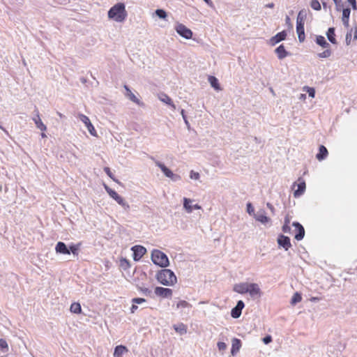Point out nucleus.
Masks as SVG:
<instances>
[{
	"mask_svg": "<svg viewBox=\"0 0 357 357\" xmlns=\"http://www.w3.org/2000/svg\"><path fill=\"white\" fill-rule=\"evenodd\" d=\"M301 300H302V296H301V294H299L298 292H296L291 298V304L296 305V303L301 302Z\"/></svg>",
	"mask_w": 357,
	"mask_h": 357,
	"instance_id": "473e14b6",
	"label": "nucleus"
},
{
	"mask_svg": "<svg viewBox=\"0 0 357 357\" xmlns=\"http://www.w3.org/2000/svg\"><path fill=\"white\" fill-rule=\"evenodd\" d=\"M157 166H158L161 171L164 173V174L170 178L172 180H176L179 178V176L174 174L169 169H168L165 165L162 164L160 162H156Z\"/></svg>",
	"mask_w": 357,
	"mask_h": 357,
	"instance_id": "9d476101",
	"label": "nucleus"
},
{
	"mask_svg": "<svg viewBox=\"0 0 357 357\" xmlns=\"http://www.w3.org/2000/svg\"><path fill=\"white\" fill-rule=\"evenodd\" d=\"M306 91L308 93L309 96L312 98L314 97L315 91L314 88L307 87Z\"/></svg>",
	"mask_w": 357,
	"mask_h": 357,
	"instance_id": "a18cd8bd",
	"label": "nucleus"
},
{
	"mask_svg": "<svg viewBox=\"0 0 357 357\" xmlns=\"http://www.w3.org/2000/svg\"><path fill=\"white\" fill-rule=\"evenodd\" d=\"M190 199L188 198L183 199V207L185 208L188 213H191L192 211V206L190 204Z\"/></svg>",
	"mask_w": 357,
	"mask_h": 357,
	"instance_id": "2f4dec72",
	"label": "nucleus"
},
{
	"mask_svg": "<svg viewBox=\"0 0 357 357\" xmlns=\"http://www.w3.org/2000/svg\"><path fill=\"white\" fill-rule=\"evenodd\" d=\"M328 154L327 149L324 145H321L319 148V153L316 155V158L319 161L323 160L328 156Z\"/></svg>",
	"mask_w": 357,
	"mask_h": 357,
	"instance_id": "412c9836",
	"label": "nucleus"
},
{
	"mask_svg": "<svg viewBox=\"0 0 357 357\" xmlns=\"http://www.w3.org/2000/svg\"><path fill=\"white\" fill-rule=\"evenodd\" d=\"M127 12L124 3H118L112 6L108 11V17L117 22H123L127 17Z\"/></svg>",
	"mask_w": 357,
	"mask_h": 357,
	"instance_id": "f03ea898",
	"label": "nucleus"
},
{
	"mask_svg": "<svg viewBox=\"0 0 357 357\" xmlns=\"http://www.w3.org/2000/svg\"><path fill=\"white\" fill-rule=\"evenodd\" d=\"M55 250L57 253L70 255V250L63 242H58L56 245Z\"/></svg>",
	"mask_w": 357,
	"mask_h": 357,
	"instance_id": "f3484780",
	"label": "nucleus"
},
{
	"mask_svg": "<svg viewBox=\"0 0 357 357\" xmlns=\"http://www.w3.org/2000/svg\"><path fill=\"white\" fill-rule=\"evenodd\" d=\"M80 245L81 243L70 245L69 247L70 252H71L73 255L75 256H78Z\"/></svg>",
	"mask_w": 357,
	"mask_h": 357,
	"instance_id": "c756f323",
	"label": "nucleus"
},
{
	"mask_svg": "<svg viewBox=\"0 0 357 357\" xmlns=\"http://www.w3.org/2000/svg\"><path fill=\"white\" fill-rule=\"evenodd\" d=\"M137 289L146 296H149L151 293V291L149 288H146V287H137Z\"/></svg>",
	"mask_w": 357,
	"mask_h": 357,
	"instance_id": "58836bf2",
	"label": "nucleus"
},
{
	"mask_svg": "<svg viewBox=\"0 0 357 357\" xmlns=\"http://www.w3.org/2000/svg\"><path fill=\"white\" fill-rule=\"evenodd\" d=\"M273 6H274V5H273V3H271V4H268V6L269 8H273Z\"/></svg>",
	"mask_w": 357,
	"mask_h": 357,
	"instance_id": "e2e57ef3",
	"label": "nucleus"
},
{
	"mask_svg": "<svg viewBox=\"0 0 357 357\" xmlns=\"http://www.w3.org/2000/svg\"><path fill=\"white\" fill-rule=\"evenodd\" d=\"M128 351V349L123 345L116 347L114 352V357H122L123 354Z\"/></svg>",
	"mask_w": 357,
	"mask_h": 357,
	"instance_id": "b1692460",
	"label": "nucleus"
},
{
	"mask_svg": "<svg viewBox=\"0 0 357 357\" xmlns=\"http://www.w3.org/2000/svg\"><path fill=\"white\" fill-rule=\"evenodd\" d=\"M241 347V340L238 338H234L232 340V345H231V354L233 356L236 354L238 352V351L240 350Z\"/></svg>",
	"mask_w": 357,
	"mask_h": 357,
	"instance_id": "aec40b11",
	"label": "nucleus"
},
{
	"mask_svg": "<svg viewBox=\"0 0 357 357\" xmlns=\"http://www.w3.org/2000/svg\"><path fill=\"white\" fill-rule=\"evenodd\" d=\"M296 187L297 188L294 190V197H297L301 196L305 192V181L299 179L298 183L294 184V188H295Z\"/></svg>",
	"mask_w": 357,
	"mask_h": 357,
	"instance_id": "9b49d317",
	"label": "nucleus"
},
{
	"mask_svg": "<svg viewBox=\"0 0 357 357\" xmlns=\"http://www.w3.org/2000/svg\"><path fill=\"white\" fill-rule=\"evenodd\" d=\"M174 328L176 332L180 333L181 334H183L187 332V327L183 324H179L178 325H174Z\"/></svg>",
	"mask_w": 357,
	"mask_h": 357,
	"instance_id": "7c9ffc66",
	"label": "nucleus"
},
{
	"mask_svg": "<svg viewBox=\"0 0 357 357\" xmlns=\"http://www.w3.org/2000/svg\"><path fill=\"white\" fill-rule=\"evenodd\" d=\"M104 171H105V172L108 175V176H109V177H110L113 181H114L117 182V181L114 178V175H113V174L112 173V172H111V170H110L109 167H105L104 168Z\"/></svg>",
	"mask_w": 357,
	"mask_h": 357,
	"instance_id": "79ce46f5",
	"label": "nucleus"
},
{
	"mask_svg": "<svg viewBox=\"0 0 357 357\" xmlns=\"http://www.w3.org/2000/svg\"><path fill=\"white\" fill-rule=\"evenodd\" d=\"M146 302V299L142 298H135L132 299V303L135 304H141Z\"/></svg>",
	"mask_w": 357,
	"mask_h": 357,
	"instance_id": "37998d69",
	"label": "nucleus"
},
{
	"mask_svg": "<svg viewBox=\"0 0 357 357\" xmlns=\"http://www.w3.org/2000/svg\"><path fill=\"white\" fill-rule=\"evenodd\" d=\"M244 307V303L239 301L235 307L231 310V315L233 318H238L241 314V311Z\"/></svg>",
	"mask_w": 357,
	"mask_h": 357,
	"instance_id": "ddd939ff",
	"label": "nucleus"
},
{
	"mask_svg": "<svg viewBox=\"0 0 357 357\" xmlns=\"http://www.w3.org/2000/svg\"><path fill=\"white\" fill-rule=\"evenodd\" d=\"M0 349L3 351L8 349V345L7 342L3 339H0Z\"/></svg>",
	"mask_w": 357,
	"mask_h": 357,
	"instance_id": "4c0bfd02",
	"label": "nucleus"
},
{
	"mask_svg": "<svg viewBox=\"0 0 357 357\" xmlns=\"http://www.w3.org/2000/svg\"><path fill=\"white\" fill-rule=\"evenodd\" d=\"M351 37V33H348L346 36V41H347V45H349L350 43Z\"/></svg>",
	"mask_w": 357,
	"mask_h": 357,
	"instance_id": "864d4df0",
	"label": "nucleus"
},
{
	"mask_svg": "<svg viewBox=\"0 0 357 357\" xmlns=\"http://www.w3.org/2000/svg\"><path fill=\"white\" fill-rule=\"evenodd\" d=\"M316 43L324 48H328L329 47V44L326 42L323 36H317L316 37Z\"/></svg>",
	"mask_w": 357,
	"mask_h": 357,
	"instance_id": "bb28decb",
	"label": "nucleus"
},
{
	"mask_svg": "<svg viewBox=\"0 0 357 357\" xmlns=\"http://www.w3.org/2000/svg\"><path fill=\"white\" fill-rule=\"evenodd\" d=\"M293 226L297 230V233L295 235V238L297 241H301L305 235V229L298 222H294Z\"/></svg>",
	"mask_w": 357,
	"mask_h": 357,
	"instance_id": "4468645a",
	"label": "nucleus"
},
{
	"mask_svg": "<svg viewBox=\"0 0 357 357\" xmlns=\"http://www.w3.org/2000/svg\"><path fill=\"white\" fill-rule=\"evenodd\" d=\"M311 7L316 10H319L321 9V4L317 0H312L310 3Z\"/></svg>",
	"mask_w": 357,
	"mask_h": 357,
	"instance_id": "e433bc0d",
	"label": "nucleus"
},
{
	"mask_svg": "<svg viewBox=\"0 0 357 357\" xmlns=\"http://www.w3.org/2000/svg\"><path fill=\"white\" fill-rule=\"evenodd\" d=\"M307 17V11L301 10L299 11L296 18V32L298 40L301 43L304 42L305 39L304 24Z\"/></svg>",
	"mask_w": 357,
	"mask_h": 357,
	"instance_id": "20e7f679",
	"label": "nucleus"
},
{
	"mask_svg": "<svg viewBox=\"0 0 357 357\" xmlns=\"http://www.w3.org/2000/svg\"><path fill=\"white\" fill-rule=\"evenodd\" d=\"M70 310L75 314H80L82 312V307L79 303H73L71 304Z\"/></svg>",
	"mask_w": 357,
	"mask_h": 357,
	"instance_id": "cd10ccee",
	"label": "nucleus"
},
{
	"mask_svg": "<svg viewBox=\"0 0 357 357\" xmlns=\"http://www.w3.org/2000/svg\"><path fill=\"white\" fill-rule=\"evenodd\" d=\"M264 344H267L272 342V337L271 335H267L263 339Z\"/></svg>",
	"mask_w": 357,
	"mask_h": 357,
	"instance_id": "de8ad7c7",
	"label": "nucleus"
},
{
	"mask_svg": "<svg viewBox=\"0 0 357 357\" xmlns=\"http://www.w3.org/2000/svg\"><path fill=\"white\" fill-rule=\"evenodd\" d=\"M155 295L162 298H171L172 296V289L161 287H157L154 291Z\"/></svg>",
	"mask_w": 357,
	"mask_h": 357,
	"instance_id": "6e6552de",
	"label": "nucleus"
},
{
	"mask_svg": "<svg viewBox=\"0 0 357 357\" xmlns=\"http://www.w3.org/2000/svg\"><path fill=\"white\" fill-rule=\"evenodd\" d=\"M278 243L279 245L283 247L285 250H288L291 246L290 238L284 235L279 236L278 238Z\"/></svg>",
	"mask_w": 357,
	"mask_h": 357,
	"instance_id": "f8f14e48",
	"label": "nucleus"
},
{
	"mask_svg": "<svg viewBox=\"0 0 357 357\" xmlns=\"http://www.w3.org/2000/svg\"><path fill=\"white\" fill-rule=\"evenodd\" d=\"M155 14L160 17L162 19H165L167 17V13L164 10L157 9L155 10Z\"/></svg>",
	"mask_w": 357,
	"mask_h": 357,
	"instance_id": "ea45409f",
	"label": "nucleus"
},
{
	"mask_svg": "<svg viewBox=\"0 0 357 357\" xmlns=\"http://www.w3.org/2000/svg\"><path fill=\"white\" fill-rule=\"evenodd\" d=\"M208 6H211L213 3L211 0H204Z\"/></svg>",
	"mask_w": 357,
	"mask_h": 357,
	"instance_id": "4d7b16f0",
	"label": "nucleus"
},
{
	"mask_svg": "<svg viewBox=\"0 0 357 357\" xmlns=\"http://www.w3.org/2000/svg\"><path fill=\"white\" fill-rule=\"evenodd\" d=\"M41 136H42V137H46L45 134L44 133V132H42Z\"/></svg>",
	"mask_w": 357,
	"mask_h": 357,
	"instance_id": "0e129e2a",
	"label": "nucleus"
},
{
	"mask_svg": "<svg viewBox=\"0 0 357 357\" xmlns=\"http://www.w3.org/2000/svg\"><path fill=\"white\" fill-rule=\"evenodd\" d=\"M286 22H287V24H290V18H289L288 16L286 17Z\"/></svg>",
	"mask_w": 357,
	"mask_h": 357,
	"instance_id": "052dcab7",
	"label": "nucleus"
},
{
	"mask_svg": "<svg viewBox=\"0 0 357 357\" xmlns=\"http://www.w3.org/2000/svg\"><path fill=\"white\" fill-rule=\"evenodd\" d=\"M311 300L312 301H316V300H317V298H312Z\"/></svg>",
	"mask_w": 357,
	"mask_h": 357,
	"instance_id": "338daca9",
	"label": "nucleus"
},
{
	"mask_svg": "<svg viewBox=\"0 0 357 357\" xmlns=\"http://www.w3.org/2000/svg\"><path fill=\"white\" fill-rule=\"evenodd\" d=\"M124 89L126 91V96L133 102L137 105H142L139 99L136 97V96L131 91L129 87L127 85H124Z\"/></svg>",
	"mask_w": 357,
	"mask_h": 357,
	"instance_id": "a211bd4d",
	"label": "nucleus"
},
{
	"mask_svg": "<svg viewBox=\"0 0 357 357\" xmlns=\"http://www.w3.org/2000/svg\"><path fill=\"white\" fill-rule=\"evenodd\" d=\"M350 13H351L350 8H344L342 10V20L344 25L347 27L349 26V20Z\"/></svg>",
	"mask_w": 357,
	"mask_h": 357,
	"instance_id": "5701e85b",
	"label": "nucleus"
},
{
	"mask_svg": "<svg viewBox=\"0 0 357 357\" xmlns=\"http://www.w3.org/2000/svg\"><path fill=\"white\" fill-rule=\"evenodd\" d=\"M354 38H355V39H356V38H357V31H356V32H355Z\"/></svg>",
	"mask_w": 357,
	"mask_h": 357,
	"instance_id": "69168bd1",
	"label": "nucleus"
},
{
	"mask_svg": "<svg viewBox=\"0 0 357 357\" xmlns=\"http://www.w3.org/2000/svg\"><path fill=\"white\" fill-rule=\"evenodd\" d=\"M289 223H290V220H289V218L287 217L284 220V224H287L288 225H289Z\"/></svg>",
	"mask_w": 357,
	"mask_h": 357,
	"instance_id": "bf43d9fd",
	"label": "nucleus"
},
{
	"mask_svg": "<svg viewBox=\"0 0 357 357\" xmlns=\"http://www.w3.org/2000/svg\"><path fill=\"white\" fill-rule=\"evenodd\" d=\"M137 308H138L137 305H135V303H133L130 308L131 313H135V311L137 310Z\"/></svg>",
	"mask_w": 357,
	"mask_h": 357,
	"instance_id": "603ef678",
	"label": "nucleus"
},
{
	"mask_svg": "<svg viewBox=\"0 0 357 357\" xmlns=\"http://www.w3.org/2000/svg\"><path fill=\"white\" fill-rule=\"evenodd\" d=\"M255 218L256 220L261 222L262 224H266L270 221V218L266 215L264 211L259 212L255 215Z\"/></svg>",
	"mask_w": 357,
	"mask_h": 357,
	"instance_id": "4be33fe9",
	"label": "nucleus"
},
{
	"mask_svg": "<svg viewBox=\"0 0 357 357\" xmlns=\"http://www.w3.org/2000/svg\"><path fill=\"white\" fill-rule=\"evenodd\" d=\"M351 5L354 9H356V0H347Z\"/></svg>",
	"mask_w": 357,
	"mask_h": 357,
	"instance_id": "3c124183",
	"label": "nucleus"
},
{
	"mask_svg": "<svg viewBox=\"0 0 357 357\" xmlns=\"http://www.w3.org/2000/svg\"><path fill=\"white\" fill-rule=\"evenodd\" d=\"M202 207L201 206L198 205V204H195L192 206V210L193 209H200Z\"/></svg>",
	"mask_w": 357,
	"mask_h": 357,
	"instance_id": "6e6d98bb",
	"label": "nucleus"
},
{
	"mask_svg": "<svg viewBox=\"0 0 357 357\" xmlns=\"http://www.w3.org/2000/svg\"><path fill=\"white\" fill-rule=\"evenodd\" d=\"M176 32L182 37L190 39L192 36V31L182 24H178L176 27Z\"/></svg>",
	"mask_w": 357,
	"mask_h": 357,
	"instance_id": "0eeeda50",
	"label": "nucleus"
},
{
	"mask_svg": "<svg viewBox=\"0 0 357 357\" xmlns=\"http://www.w3.org/2000/svg\"><path fill=\"white\" fill-rule=\"evenodd\" d=\"M218 348L220 351H224L227 348V344L223 342H218Z\"/></svg>",
	"mask_w": 357,
	"mask_h": 357,
	"instance_id": "c03bdc74",
	"label": "nucleus"
},
{
	"mask_svg": "<svg viewBox=\"0 0 357 357\" xmlns=\"http://www.w3.org/2000/svg\"><path fill=\"white\" fill-rule=\"evenodd\" d=\"M190 178L192 179H199V174L198 172H195L194 171H191L190 172Z\"/></svg>",
	"mask_w": 357,
	"mask_h": 357,
	"instance_id": "49530a36",
	"label": "nucleus"
},
{
	"mask_svg": "<svg viewBox=\"0 0 357 357\" xmlns=\"http://www.w3.org/2000/svg\"><path fill=\"white\" fill-rule=\"evenodd\" d=\"M133 251V259L135 261L139 260L146 252V250L142 245H135L132 248Z\"/></svg>",
	"mask_w": 357,
	"mask_h": 357,
	"instance_id": "1a4fd4ad",
	"label": "nucleus"
},
{
	"mask_svg": "<svg viewBox=\"0 0 357 357\" xmlns=\"http://www.w3.org/2000/svg\"><path fill=\"white\" fill-rule=\"evenodd\" d=\"M327 38L328 40L333 44H337V40L335 39V28L331 27L328 29L326 33Z\"/></svg>",
	"mask_w": 357,
	"mask_h": 357,
	"instance_id": "393cba45",
	"label": "nucleus"
},
{
	"mask_svg": "<svg viewBox=\"0 0 357 357\" xmlns=\"http://www.w3.org/2000/svg\"><path fill=\"white\" fill-rule=\"evenodd\" d=\"M282 231L284 232V233H287L290 231V227L289 225H288L287 224H284L283 227H282Z\"/></svg>",
	"mask_w": 357,
	"mask_h": 357,
	"instance_id": "8fccbe9b",
	"label": "nucleus"
},
{
	"mask_svg": "<svg viewBox=\"0 0 357 357\" xmlns=\"http://www.w3.org/2000/svg\"><path fill=\"white\" fill-rule=\"evenodd\" d=\"M36 116L33 118V121H34L36 127L40 129L42 132H45L47 130L46 126L43 123L40 117L39 112L36 109Z\"/></svg>",
	"mask_w": 357,
	"mask_h": 357,
	"instance_id": "dca6fc26",
	"label": "nucleus"
},
{
	"mask_svg": "<svg viewBox=\"0 0 357 357\" xmlns=\"http://www.w3.org/2000/svg\"><path fill=\"white\" fill-rule=\"evenodd\" d=\"M181 115H182V116H183V119H184V121H185V123H186V124H188V120H187V119H186V116H185V111H184L183 109H182V110H181Z\"/></svg>",
	"mask_w": 357,
	"mask_h": 357,
	"instance_id": "5fc2aeb1",
	"label": "nucleus"
},
{
	"mask_svg": "<svg viewBox=\"0 0 357 357\" xmlns=\"http://www.w3.org/2000/svg\"><path fill=\"white\" fill-rule=\"evenodd\" d=\"M105 190L109 194V195L113 198L119 205L126 207L129 208V205L126 202L124 199L120 196L115 190L109 188V187L105 185Z\"/></svg>",
	"mask_w": 357,
	"mask_h": 357,
	"instance_id": "423d86ee",
	"label": "nucleus"
},
{
	"mask_svg": "<svg viewBox=\"0 0 357 357\" xmlns=\"http://www.w3.org/2000/svg\"><path fill=\"white\" fill-rule=\"evenodd\" d=\"M158 98L160 99V101H162V102H165V104L171 106V107L173 109H176V106L174 104L173 101L169 97V96H167V94H165V93H160V94L158 95Z\"/></svg>",
	"mask_w": 357,
	"mask_h": 357,
	"instance_id": "6ab92c4d",
	"label": "nucleus"
},
{
	"mask_svg": "<svg viewBox=\"0 0 357 357\" xmlns=\"http://www.w3.org/2000/svg\"><path fill=\"white\" fill-rule=\"evenodd\" d=\"M275 52L280 59H284L287 56V52L283 45H280L275 49Z\"/></svg>",
	"mask_w": 357,
	"mask_h": 357,
	"instance_id": "a878e982",
	"label": "nucleus"
},
{
	"mask_svg": "<svg viewBox=\"0 0 357 357\" xmlns=\"http://www.w3.org/2000/svg\"><path fill=\"white\" fill-rule=\"evenodd\" d=\"M287 37V33L285 31H282L278 33H277L275 36L272 37L270 39V43L272 45H275L277 43H280L282 40H284Z\"/></svg>",
	"mask_w": 357,
	"mask_h": 357,
	"instance_id": "2eb2a0df",
	"label": "nucleus"
},
{
	"mask_svg": "<svg viewBox=\"0 0 357 357\" xmlns=\"http://www.w3.org/2000/svg\"><path fill=\"white\" fill-rule=\"evenodd\" d=\"M157 280L165 286H173L177 282L174 273L170 269H162L156 275Z\"/></svg>",
	"mask_w": 357,
	"mask_h": 357,
	"instance_id": "7ed1b4c3",
	"label": "nucleus"
},
{
	"mask_svg": "<svg viewBox=\"0 0 357 357\" xmlns=\"http://www.w3.org/2000/svg\"><path fill=\"white\" fill-rule=\"evenodd\" d=\"M191 307V305L185 301H180L176 304L177 308H186Z\"/></svg>",
	"mask_w": 357,
	"mask_h": 357,
	"instance_id": "f704fd0d",
	"label": "nucleus"
},
{
	"mask_svg": "<svg viewBox=\"0 0 357 357\" xmlns=\"http://www.w3.org/2000/svg\"><path fill=\"white\" fill-rule=\"evenodd\" d=\"M208 82H210L211 85L216 90H220V84L218 82V80L216 77L214 76H209L208 77Z\"/></svg>",
	"mask_w": 357,
	"mask_h": 357,
	"instance_id": "c85d7f7f",
	"label": "nucleus"
},
{
	"mask_svg": "<svg viewBox=\"0 0 357 357\" xmlns=\"http://www.w3.org/2000/svg\"><path fill=\"white\" fill-rule=\"evenodd\" d=\"M247 211L249 214H252L254 212V208L250 203L247 204Z\"/></svg>",
	"mask_w": 357,
	"mask_h": 357,
	"instance_id": "09e8293b",
	"label": "nucleus"
},
{
	"mask_svg": "<svg viewBox=\"0 0 357 357\" xmlns=\"http://www.w3.org/2000/svg\"><path fill=\"white\" fill-rule=\"evenodd\" d=\"M267 206L268 207H269L271 209H273V207L270 204H267Z\"/></svg>",
	"mask_w": 357,
	"mask_h": 357,
	"instance_id": "680f3d73",
	"label": "nucleus"
},
{
	"mask_svg": "<svg viewBox=\"0 0 357 357\" xmlns=\"http://www.w3.org/2000/svg\"><path fill=\"white\" fill-rule=\"evenodd\" d=\"M332 54V51L330 49H326L323 52L318 54L319 58H328Z\"/></svg>",
	"mask_w": 357,
	"mask_h": 357,
	"instance_id": "72a5a7b5",
	"label": "nucleus"
},
{
	"mask_svg": "<svg viewBox=\"0 0 357 357\" xmlns=\"http://www.w3.org/2000/svg\"><path fill=\"white\" fill-rule=\"evenodd\" d=\"M234 291L241 294L248 293L252 297H260L261 291L256 283L242 282L234 287Z\"/></svg>",
	"mask_w": 357,
	"mask_h": 357,
	"instance_id": "f257e3e1",
	"label": "nucleus"
},
{
	"mask_svg": "<svg viewBox=\"0 0 357 357\" xmlns=\"http://www.w3.org/2000/svg\"><path fill=\"white\" fill-rule=\"evenodd\" d=\"M0 128H1V129H2V130H3V127H2V126H0Z\"/></svg>",
	"mask_w": 357,
	"mask_h": 357,
	"instance_id": "774afa93",
	"label": "nucleus"
},
{
	"mask_svg": "<svg viewBox=\"0 0 357 357\" xmlns=\"http://www.w3.org/2000/svg\"><path fill=\"white\" fill-rule=\"evenodd\" d=\"M79 116L80 120L85 124L86 127L91 123L90 119L86 115L79 114Z\"/></svg>",
	"mask_w": 357,
	"mask_h": 357,
	"instance_id": "c9c22d12",
	"label": "nucleus"
},
{
	"mask_svg": "<svg viewBox=\"0 0 357 357\" xmlns=\"http://www.w3.org/2000/svg\"><path fill=\"white\" fill-rule=\"evenodd\" d=\"M337 6H340V3L342 2V0H333Z\"/></svg>",
	"mask_w": 357,
	"mask_h": 357,
	"instance_id": "13d9d810",
	"label": "nucleus"
},
{
	"mask_svg": "<svg viewBox=\"0 0 357 357\" xmlns=\"http://www.w3.org/2000/svg\"><path fill=\"white\" fill-rule=\"evenodd\" d=\"M86 128L91 135H92L93 136L97 135L96 130L95 128L93 127V126L92 125V123L89 125Z\"/></svg>",
	"mask_w": 357,
	"mask_h": 357,
	"instance_id": "a19ab883",
	"label": "nucleus"
},
{
	"mask_svg": "<svg viewBox=\"0 0 357 357\" xmlns=\"http://www.w3.org/2000/svg\"><path fill=\"white\" fill-rule=\"evenodd\" d=\"M153 262L160 267H167L169 262L167 255L158 250H154L151 254Z\"/></svg>",
	"mask_w": 357,
	"mask_h": 357,
	"instance_id": "39448f33",
	"label": "nucleus"
}]
</instances>
